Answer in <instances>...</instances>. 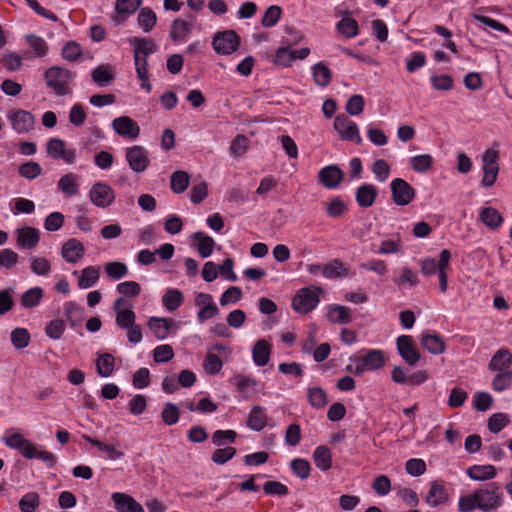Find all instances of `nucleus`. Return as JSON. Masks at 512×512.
Returning <instances> with one entry per match:
<instances>
[{"mask_svg":"<svg viewBox=\"0 0 512 512\" xmlns=\"http://www.w3.org/2000/svg\"><path fill=\"white\" fill-rule=\"evenodd\" d=\"M323 289L319 286H309L297 291L292 299V307L298 313H308L315 309L320 301L319 294Z\"/></svg>","mask_w":512,"mask_h":512,"instance_id":"obj_3","label":"nucleus"},{"mask_svg":"<svg viewBox=\"0 0 512 512\" xmlns=\"http://www.w3.org/2000/svg\"><path fill=\"white\" fill-rule=\"evenodd\" d=\"M314 463L317 468L327 471L332 466V455L326 446H319L313 452Z\"/></svg>","mask_w":512,"mask_h":512,"instance_id":"obj_36","label":"nucleus"},{"mask_svg":"<svg viewBox=\"0 0 512 512\" xmlns=\"http://www.w3.org/2000/svg\"><path fill=\"white\" fill-rule=\"evenodd\" d=\"M479 217L481 222L492 230L499 228L504 220L501 213L493 207L483 208Z\"/></svg>","mask_w":512,"mask_h":512,"instance_id":"obj_28","label":"nucleus"},{"mask_svg":"<svg viewBox=\"0 0 512 512\" xmlns=\"http://www.w3.org/2000/svg\"><path fill=\"white\" fill-rule=\"evenodd\" d=\"M240 45V37L233 30L217 32L212 39V46L216 53L230 55Z\"/></svg>","mask_w":512,"mask_h":512,"instance_id":"obj_4","label":"nucleus"},{"mask_svg":"<svg viewBox=\"0 0 512 512\" xmlns=\"http://www.w3.org/2000/svg\"><path fill=\"white\" fill-rule=\"evenodd\" d=\"M7 118L12 124V128L18 134L29 133L34 129L35 116L26 110L18 109L8 113Z\"/></svg>","mask_w":512,"mask_h":512,"instance_id":"obj_9","label":"nucleus"},{"mask_svg":"<svg viewBox=\"0 0 512 512\" xmlns=\"http://www.w3.org/2000/svg\"><path fill=\"white\" fill-rule=\"evenodd\" d=\"M223 366V362L218 355L208 351L203 362V368L207 374L216 375L218 374Z\"/></svg>","mask_w":512,"mask_h":512,"instance_id":"obj_50","label":"nucleus"},{"mask_svg":"<svg viewBox=\"0 0 512 512\" xmlns=\"http://www.w3.org/2000/svg\"><path fill=\"white\" fill-rule=\"evenodd\" d=\"M46 86L50 88L56 96H66L71 94L70 84L74 79V73L59 66H52L44 73Z\"/></svg>","mask_w":512,"mask_h":512,"instance_id":"obj_1","label":"nucleus"},{"mask_svg":"<svg viewBox=\"0 0 512 512\" xmlns=\"http://www.w3.org/2000/svg\"><path fill=\"white\" fill-rule=\"evenodd\" d=\"M77 179L78 176L73 173L63 175L57 183L58 189L67 197L75 196L79 191Z\"/></svg>","mask_w":512,"mask_h":512,"instance_id":"obj_32","label":"nucleus"},{"mask_svg":"<svg viewBox=\"0 0 512 512\" xmlns=\"http://www.w3.org/2000/svg\"><path fill=\"white\" fill-rule=\"evenodd\" d=\"M81 54V46L76 41L67 42L62 49V57L70 62L76 61Z\"/></svg>","mask_w":512,"mask_h":512,"instance_id":"obj_62","label":"nucleus"},{"mask_svg":"<svg viewBox=\"0 0 512 512\" xmlns=\"http://www.w3.org/2000/svg\"><path fill=\"white\" fill-rule=\"evenodd\" d=\"M292 471L302 480L307 479L310 475V464L307 460L296 458L291 461Z\"/></svg>","mask_w":512,"mask_h":512,"instance_id":"obj_63","label":"nucleus"},{"mask_svg":"<svg viewBox=\"0 0 512 512\" xmlns=\"http://www.w3.org/2000/svg\"><path fill=\"white\" fill-rule=\"evenodd\" d=\"M104 270L106 274L114 280H119L126 276L128 273V268L126 264L119 261H112L106 263L104 266Z\"/></svg>","mask_w":512,"mask_h":512,"instance_id":"obj_52","label":"nucleus"},{"mask_svg":"<svg viewBox=\"0 0 512 512\" xmlns=\"http://www.w3.org/2000/svg\"><path fill=\"white\" fill-rule=\"evenodd\" d=\"M344 173L336 165H328L319 171L318 178L326 188H336L343 180Z\"/></svg>","mask_w":512,"mask_h":512,"instance_id":"obj_15","label":"nucleus"},{"mask_svg":"<svg viewBox=\"0 0 512 512\" xmlns=\"http://www.w3.org/2000/svg\"><path fill=\"white\" fill-rule=\"evenodd\" d=\"M99 268L89 266L81 271V276L78 279V286L81 289H88L92 287L99 279Z\"/></svg>","mask_w":512,"mask_h":512,"instance_id":"obj_40","label":"nucleus"},{"mask_svg":"<svg viewBox=\"0 0 512 512\" xmlns=\"http://www.w3.org/2000/svg\"><path fill=\"white\" fill-rule=\"evenodd\" d=\"M111 497L118 512H144L143 507L125 493L115 492Z\"/></svg>","mask_w":512,"mask_h":512,"instance_id":"obj_19","label":"nucleus"},{"mask_svg":"<svg viewBox=\"0 0 512 512\" xmlns=\"http://www.w3.org/2000/svg\"><path fill=\"white\" fill-rule=\"evenodd\" d=\"M231 381L244 398H250L257 392L258 382L254 378L238 374Z\"/></svg>","mask_w":512,"mask_h":512,"instance_id":"obj_23","label":"nucleus"},{"mask_svg":"<svg viewBox=\"0 0 512 512\" xmlns=\"http://www.w3.org/2000/svg\"><path fill=\"white\" fill-rule=\"evenodd\" d=\"M40 505V496L37 492L24 494L18 503L21 512H35Z\"/></svg>","mask_w":512,"mask_h":512,"instance_id":"obj_45","label":"nucleus"},{"mask_svg":"<svg viewBox=\"0 0 512 512\" xmlns=\"http://www.w3.org/2000/svg\"><path fill=\"white\" fill-rule=\"evenodd\" d=\"M397 349L402 359L410 366H415L420 360V353L415 348L411 336H399L397 338Z\"/></svg>","mask_w":512,"mask_h":512,"instance_id":"obj_12","label":"nucleus"},{"mask_svg":"<svg viewBox=\"0 0 512 512\" xmlns=\"http://www.w3.org/2000/svg\"><path fill=\"white\" fill-rule=\"evenodd\" d=\"M18 173L23 178L33 180L41 175L42 168L37 162L28 161L19 166Z\"/></svg>","mask_w":512,"mask_h":512,"instance_id":"obj_53","label":"nucleus"},{"mask_svg":"<svg viewBox=\"0 0 512 512\" xmlns=\"http://www.w3.org/2000/svg\"><path fill=\"white\" fill-rule=\"evenodd\" d=\"M137 22L143 32L148 33L156 25L157 16L151 8L143 7L139 10Z\"/></svg>","mask_w":512,"mask_h":512,"instance_id":"obj_35","label":"nucleus"},{"mask_svg":"<svg viewBox=\"0 0 512 512\" xmlns=\"http://www.w3.org/2000/svg\"><path fill=\"white\" fill-rule=\"evenodd\" d=\"M451 255L449 250L444 249L440 252V271L438 272L439 277V286L441 292H446L448 287V280H447V273L446 269L449 268V261H450Z\"/></svg>","mask_w":512,"mask_h":512,"instance_id":"obj_44","label":"nucleus"},{"mask_svg":"<svg viewBox=\"0 0 512 512\" xmlns=\"http://www.w3.org/2000/svg\"><path fill=\"white\" fill-rule=\"evenodd\" d=\"M135 319L136 315L134 311L131 308H126L116 313L115 322L119 328L125 329L135 324Z\"/></svg>","mask_w":512,"mask_h":512,"instance_id":"obj_57","label":"nucleus"},{"mask_svg":"<svg viewBox=\"0 0 512 512\" xmlns=\"http://www.w3.org/2000/svg\"><path fill=\"white\" fill-rule=\"evenodd\" d=\"M512 386V370L497 371L493 378L492 387L495 391L501 392Z\"/></svg>","mask_w":512,"mask_h":512,"instance_id":"obj_48","label":"nucleus"},{"mask_svg":"<svg viewBox=\"0 0 512 512\" xmlns=\"http://www.w3.org/2000/svg\"><path fill=\"white\" fill-rule=\"evenodd\" d=\"M115 359L109 353H103L98 356L96 361V371L101 377H109L112 375L115 367Z\"/></svg>","mask_w":512,"mask_h":512,"instance_id":"obj_38","label":"nucleus"},{"mask_svg":"<svg viewBox=\"0 0 512 512\" xmlns=\"http://www.w3.org/2000/svg\"><path fill=\"white\" fill-rule=\"evenodd\" d=\"M509 423L508 417L504 413H494L488 420V428L492 433H499Z\"/></svg>","mask_w":512,"mask_h":512,"instance_id":"obj_60","label":"nucleus"},{"mask_svg":"<svg viewBox=\"0 0 512 512\" xmlns=\"http://www.w3.org/2000/svg\"><path fill=\"white\" fill-rule=\"evenodd\" d=\"M189 182L190 176L186 171H175L170 178L171 190L176 194H181L188 188Z\"/></svg>","mask_w":512,"mask_h":512,"instance_id":"obj_37","label":"nucleus"},{"mask_svg":"<svg viewBox=\"0 0 512 512\" xmlns=\"http://www.w3.org/2000/svg\"><path fill=\"white\" fill-rule=\"evenodd\" d=\"M19 255L9 248L0 250V269L10 270L17 265Z\"/></svg>","mask_w":512,"mask_h":512,"instance_id":"obj_56","label":"nucleus"},{"mask_svg":"<svg viewBox=\"0 0 512 512\" xmlns=\"http://www.w3.org/2000/svg\"><path fill=\"white\" fill-rule=\"evenodd\" d=\"M64 313L72 327L78 325L84 318V309L72 301L64 304Z\"/></svg>","mask_w":512,"mask_h":512,"instance_id":"obj_43","label":"nucleus"},{"mask_svg":"<svg viewBox=\"0 0 512 512\" xmlns=\"http://www.w3.org/2000/svg\"><path fill=\"white\" fill-rule=\"evenodd\" d=\"M4 443L8 447L18 450L23 457L31 459L34 444L24 438L21 434L14 433L6 436L4 438Z\"/></svg>","mask_w":512,"mask_h":512,"instance_id":"obj_18","label":"nucleus"},{"mask_svg":"<svg viewBox=\"0 0 512 512\" xmlns=\"http://www.w3.org/2000/svg\"><path fill=\"white\" fill-rule=\"evenodd\" d=\"M43 296L44 293L42 288L33 287L22 294L20 302L24 308H34L41 302Z\"/></svg>","mask_w":512,"mask_h":512,"instance_id":"obj_39","label":"nucleus"},{"mask_svg":"<svg viewBox=\"0 0 512 512\" xmlns=\"http://www.w3.org/2000/svg\"><path fill=\"white\" fill-rule=\"evenodd\" d=\"M371 170H372L373 174L375 175V178L377 179V181H379L381 183L385 182L390 175V166L383 159L376 160L373 163Z\"/></svg>","mask_w":512,"mask_h":512,"instance_id":"obj_59","label":"nucleus"},{"mask_svg":"<svg viewBox=\"0 0 512 512\" xmlns=\"http://www.w3.org/2000/svg\"><path fill=\"white\" fill-rule=\"evenodd\" d=\"M61 254L65 261L76 263L84 257L85 248L79 240L71 238L63 244Z\"/></svg>","mask_w":512,"mask_h":512,"instance_id":"obj_17","label":"nucleus"},{"mask_svg":"<svg viewBox=\"0 0 512 512\" xmlns=\"http://www.w3.org/2000/svg\"><path fill=\"white\" fill-rule=\"evenodd\" d=\"M65 331V323L61 319H54L45 328L46 335L54 340L61 338Z\"/></svg>","mask_w":512,"mask_h":512,"instance_id":"obj_64","label":"nucleus"},{"mask_svg":"<svg viewBox=\"0 0 512 512\" xmlns=\"http://www.w3.org/2000/svg\"><path fill=\"white\" fill-rule=\"evenodd\" d=\"M282 10L279 6L272 5L264 13L261 24L264 27H272L276 25L281 17Z\"/></svg>","mask_w":512,"mask_h":512,"instance_id":"obj_61","label":"nucleus"},{"mask_svg":"<svg viewBox=\"0 0 512 512\" xmlns=\"http://www.w3.org/2000/svg\"><path fill=\"white\" fill-rule=\"evenodd\" d=\"M393 202L398 206L411 203L416 195L415 189L404 179L395 178L390 183Z\"/></svg>","mask_w":512,"mask_h":512,"instance_id":"obj_5","label":"nucleus"},{"mask_svg":"<svg viewBox=\"0 0 512 512\" xmlns=\"http://www.w3.org/2000/svg\"><path fill=\"white\" fill-rule=\"evenodd\" d=\"M16 242L19 248L32 250L40 241V232L38 229L25 226L16 230Z\"/></svg>","mask_w":512,"mask_h":512,"instance_id":"obj_13","label":"nucleus"},{"mask_svg":"<svg viewBox=\"0 0 512 512\" xmlns=\"http://www.w3.org/2000/svg\"><path fill=\"white\" fill-rule=\"evenodd\" d=\"M161 418L166 425H174L179 420V409L175 404L167 403L161 412Z\"/></svg>","mask_w":512,"mask_h":512,"instance_id":"obj_58","label":"nucleus"},{"mask_svg":"<svg viewBox=\"0 0 512 512\" xmlns=\"http://www.w3.org/2000/svg\"><path fill=\"white\" fill-rule=\"evenodd\" d=\"M47 154L53 159H63L66 163H73L75 160L74 150H66L65 142L59 138H51L47 142Z\"/></svg>","mask_w":512,"mask_h":512,"instance_id":"obj_14","label":"nucleus"},{"mask_svg":"<svg viewBox=\"0 0 512 512\" xmlns=\"http://www.w3.org/2000/svg\"><path fill=\"white\" fill-rule=\"evenodd\" d=\"M129 43L133 47V54L137 56H149L155 53L158 48L154 40L150 38L132 37L129 39Z\"/></svg>","mask_w":512,"mask_h":512,"instance_id":"obj_25","label":"nucleus"},{"mask_svg":"<svg viewBox=\"0 0 512 512\" xmlns=\"http://www.w3.org/2000/svg\"><path fill=\"white\" fill-rule=\"evenodd\" d=\"M114 131L121 137L136 139L140 134V127L136 121L128 116H120L112 121Z\"/></svg>","mask_w":512,"mask_h":512,"instance_id":"obj_11","label":"nucleus"},{"mask_svg":"<svg viewBox=\"0 0 512 512\" xmlns=\"http://www.w3.org/2000/svg\"><path fill=\"white\" fill-rule=\"evenodd\" d=\"M322 274L328 279L341 278L347 275V269L340 260L335 259L323 266Z\"/></svg>","mask_w":512,"mask_h":512,"instance_id":"obj_46","label":"nucleus"},{"mask_svg":"<svg viewBox=\"0 0 512 512\" xmlns=\"http://www.w3.org/2000/svg\"><path fill=\"white\" fill-rule=\"evenodd\" d=\"M448 500V494L445 487L437 481H433L430 484V489L425 497V502L430 507H437L446 503Z\"/></svg>","mask_w":512,"mask_h":512,"instance_id":"obj_22","label":"nucleus"},{"mask_svg":"<svg viewBox=\"0 0 512 512\" xmlns=\"http://www.w3.org/2000/svg\"><path fill=\"white\" fill-rule=\"evenodd\" d=\"M90 201L99 208H107L114 199V190L104 182H96L89 191Z\"/></svg>","mask_w":512,"mask_h":512,"instance_id":"obj_8","label":"nucleus"},{"mask_svg":"<svg viewBox=\"0 0 512 512\" xmlns=\"http://www.w3.org/2000/svg\"><path fill=\"white\" fill-rule=\"evenodd\" d=\"M271 346L264 340H258L252 350L253 361L257 366H265L270 359Z\"/></svg>","mask_w":512,"mask_h":512,"instance_id":"obj_27","label":"nucleus"},{"mask_svg":"<svg viewBox=\"0 0 512 512\" xmlns=\"http://www.w3.org/2000/svg\"><path fill=\"white\" fill-rule=\"evenodd\" d=\"M512 354L508 349H499L496 351L489 363V369L491 371H505L511 370Z\"/></svg>","mask_w":512,"mask_h":512,"instance_id":"obj_24","label":"nucleus"},{"mask_svg":"<svg viewBox=\"0 0 512 512\" xmlns=\"http://www.w3.org/2000/svg\"><path fill=\"white\" fill-rule=\"evenodd\" d=\"M183 302V294L179 289H168L162 297L163 306L169 311H175Z\"/></svg>","mask_w":512,"mask_h":512,"instance_id":"obj_42","label":"nucleus"},{"mask_svg":"<svg viewBox=\"0 0 512 512\" xmlns=\"http://www.w3.org/2000/svg\"><path fill=\"white\" fill-rule=\"evenodd\" d=\"M478 508L483 512L497 510L503 503V494L498 483L492 482L476 490Z\"/></svg>","mask_w":512,"mask_h":512,"instance_id":"obj_2","label":"nucleus"},{"mask_svg":"<svg viewBox=\"0 0 512 512\" xmlns=\"http://www.w3.org/2000/svg\"><path fill=\"white\" fill-rule=\"evenodd\" d=\"M91 77L96 85L106 87L114 80L113 68L108 64L100 65L92 71Z\"/></svg>","mask_w":512,"mask_h":512,"instance_id":"obj_29","label":"nucleus"},{"mask_svg":"<svg viewBox=\"0 0 512 512\" xmlns=\"http://www.w3.org/2000/svg\"><path fill=\"white\" fill-rule=\"evenodd\" d=\"M377 195L378 190L374 185L363 184L357 188L355 198L361 208H369L375 203Z\"/></svg>","mask_w":512,"mask_h":512,"instance_id":"obj_20","label":"nucleus"},{"mask_svg":"<svg viewBox=\"0 0 512 512\" xmlns=\"http://www.w3.org/2000/svg\"><path fill=\"white\" fill-rule=\"evenodd\" d=\"M468 477L474 481L491 480L496 476L493 465H473L466 470Z\"/></svg>","mask_w":512,"mask_h":512,"instance_id":"obj_26","label":"nucleus"},{"mask_svg":"<svg viewBox=\"0 0 512 512\" xmlns=\"http://www.w3.org/2000/svg\"><path fill=\"white\" fill-rule=\"evenodd\" d=\"M148 327L157 339L164 340L168 337L171 323L165 318L152 317L148 321Z\"/></svg>","mask_w":512,"mask_h":512,"instance_id":"obj_34","label":"nucleus"},{"mask_svg":"<svg viewBox=\"0 0 512 512\" xmlns=\"http://www.w3.org/2000/svg\"><path fill=\"white\" fill-rule=\"evenodd\" d=\"M420 342L431 354H442L445 352V343L441 336L436 333L423 332L420 337Z\"/></svg>","mask_w":512,"mask_h":512,"instance_id":"obj_21","label":"nucleus"},{"mask_svg":"<svg viewBox=\"0 0 512 512\" xmlns=\"http://www.w3.org/2000/svg\"><path fill=\"white\" fill-rule=\"evenodd\" d=\"M195 305L200 307L197 313V319L201 323L219 314V309L213 302V298L210 294L203 292L197 293Z\"/></svg>","mask_w":512,"mask_h":512,"instance_id":"obj_10","label":"nucleus"},{"mask_svg":"<svg viewBox=\"0 0 512 512\" xmlns=\"http://www.w3.org/2000/svg\"><path fill=\"white\" fill-rule=\"evenodd\" d=\"M328 319L332 323L349 324L352 321L351 310L342 305H333L329 308Z\"/></svg>","mask_w":512,"mask_h":512,"instance_id":"obj_33","label":"nucleus"},{"mask_svg":"<svg viewBox=\"0 0 512 512\" xmlns=\"http://www.w3.org/2000/svg\"><path fill=\"white\" fill-rule=\"evenodd\" d=\"M337 30L347 38L355 37L358 34V23L351 17H344L337 25Z\"/></svg>","mask_w":512,"mask_h":512,"instance_id":"obj_49","label":"nucleus"},{"mask_svg":"<svg viewBox=\"0 0 512 512\" xmlns=\"http://www.w3.org/2000/svg\"><path fill=\"white\" fill-rule=\"evenodd\" d=\"M266 424L267 416L264 413L263 407L259 405L253 406L247 418V426L254 431H260Z\"/></svg>","mask_w":512,"mask_h":512,"instance_id":"obj_30","label":"nucleus"},{"mask_svg":"<svg viewBox=\"0 0 512 512\" xmlns=\"http://www.w3.org/2000/svg\"><path fill=\"white\" fill-rule=\"evenodd\" d=\"M308 401L314 408H323L328 403L327 394L321 387H313L308 390Z\"/></svg>","mask_w":512,"mask_h":512,"instance_id":"obj_51","label":"nucleus"},{"mask_svg":"<svg viewBox=\"0 0 512 512\" xmlns=\"http://www.w3.org/2000/svg\"><path fill=\"white\" fill-rule=\"evenodd\" d=\"M194 241L197 243L198 253L202 258L209 257L215 246V241L212 237L204 234L203 232H195L192 235Z\"/></svg>","mask_w":512,"mask_h":512,"instance_id":"obj_31","label":"nucleus"},{"mask_svg":"<svg viewBox=\"0 0 512 512\" xmlns=\"http://www.w3.org/2000/svg\"><path fill=\"white\" fill-rule=\"evenodd\" d=\"M313 79L318 86L325 87L332 80L331 70L322 62L316 63L312 67Z\"/></svg>","mask_w":512,"mask_h":512,"instance_id":"obj_41","label":"nucleus"},{"mask_svg":"<svg viewBox=\"0 0 512 512\" xmlns=\"http://www.w3.org/2000/svg\"><path fill=\"white\" fill-rule=\"evenodd\" d=\"M334 128L340 135L341 139L352 141L356 144L362 143L357 124L350 120L348 116L340 114L334 120Z\"/></svg>","mask_w":512,"mask_h":512,"instance_id":"obj_6","label":"nucleus"},{"mask_svg":"<svg viewBox=\"0 0 512 512\" xmlns=\"http://www.w3.org/2000/svg\"><path fill=\"white\" fill-rule=\"evenodd\" d=\"M125 158L129 167L135 173L144 172L149 166L148 151L140 145H134L126 149Z\"/></svg>","mask_w":512,"mask_h":512,"instance_id":"obj_7","label":"nucleus"},{"mask_svg":"<svg viewBox=\"0 0 512 512\" xmlns=\"http://www.w3.org/2000/svg\"><path fill=\"white\" fill-rule=\"evenodd\" d=\"M31 270L38 276H47L51 271V264L45 257L31 256L29 258Z\"/></svg>","mask_w":512,"mask_h":512,"instance_id":"obj_55","label":"nucleus"},{"mask_svg":"<svg viewBox=\"0 0 512 512\" xmlns=\"http://www.w3.org/2000/svg\"><path fill=\"white\" fill-rule=\"evenodd\" d=\"M10 338L16 349H23L29 345L30 333L25 328H15L12 330Z\"/></svg>","mask_w":512,"mask_h":512,"instance_id":"obj_54","label":"nucleus"},{"mask_svg":"<svg viewBox=\"0 0 512 512\" xmlns=\"http://www.w3.org/2000/svg\"><path fill=\"white\" fill-rule=\"evenodd\" d=\"M193 30V22L182 18L173 20L169 36L173 42H185Z\"/></svg>","mask_w":512,"mask_h":512,"instance_id":"obj_16","label":"nucleus"},{"mask_svg":"<svg viewBox=\"0 0 512 512\" xmlns=\"http://www.w3.org/2000/svg\"><path fill=\"white\" fill-rule=\"evenodd\" d=\"M361 358L369 371L378 370L383 367L385 363L383 353L380 350H369L367 354Z\"/></svg>","mask_w":512,"mask_h":512,"instance_id":"obj_47","label":"nucleus"}]
</instances>
